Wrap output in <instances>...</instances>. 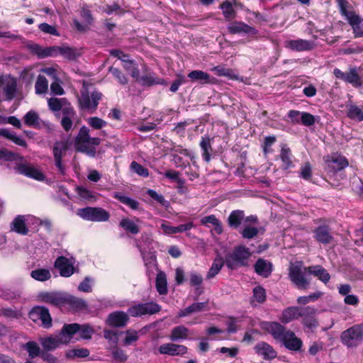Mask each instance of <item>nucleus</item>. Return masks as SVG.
<instances>
[{
    "label": "nucleus",
    "mask_w": 363,
    "mask_h": 363,
    "mask_svg": "<svg viewBox=\"0 0 363 363\" xmlns=\"http://www.w3.org/2000/svg\"><path fill=\"white\" fill-rule=\"evenodd\" d=\"M317 277L321 281L327 284L330 279V275L321 265H313L302 269L300 264L291 265L289 269L290 280L299 289H306L310 285V280L306 275Z\"/></svg>",
    "instance_id": "1"
},
{
    "label": "nucleus",
    "mask_w": 363,
    "mask_h": 363,
    "mask_svg": "<svg viewBox=\"0 0 363 363\" xmlns=\"http://www.w3.org/2000/svg\"><path fill=\"white\" fill-rule=\"evenodd\" d=\"M0 101H11L17 94V80L11 75H0Z\"/></svg>",
    "instance_id": "2"
},
{
    "label": "nucleus",
    "mask_w": 363,
    "mask_h": 363,
    "mask_svg": "<svg viewBox=\"0 0 363 363\" xmlns=\"http://www.w3.org/2000/svg\"><path fill=\"white\" fill-rule=\"evenodd\" d=\"M342 342L348 347H354L363 342V325L357 324L343 331Z\"/></svg>",
    "instance_id": "3"
},
{
    "label": "nucleus",
    "mask_w": 363,
    "mask_h": 363,
    "mask_svg": "<svg viewBox=\"0 0 363 363\" xmlns=\"http://www.w3.org/2000/svg\"><path fill=\"white\" fill-rule=\"evenodd\" d=\"M102 93L94 90L89 93L86 88L81 90V96L79 98L80 108L84 110L95 111L98 107L99 101L102 99Z\"/></svg>",
    "instance_id": "4"
},
{
    "label": "nucleus",
    "mask_w": 363,
    "mask_h": 363,
    "mask_svg": "<svg viewBox=\"0 0 363 363\" xmlns=\"http://www.w3.org/2000/svg\"><path fill=\"white\" fill-rule=\"evenodd\" d=\"M89 129L82 126L75 138L74 147L77 151L86 154L90 157H95L96 148L88 145L89 140Z\"/></svg>",
    "instance_id": "5"
},
{
    "label": "nucleus",
    "mask_w": 363,
    "mask_h": 363,
    "mask_svg": "<svg viewBox=\"0 0 363 363\" xmlns=\"http://www.w3.org/2000/svg\"><path fill=\"white\" fill-rule=\"evenodd\" d=\"M333 74L337 79L351 84L354 88H359L362 86V79L356 67H350L347 72H342L338 68H335Z\"/></svg>",
    "instance_id": "6"
},
{
    "label": "nucleus",
    "mask_w": 363,
    "mask_h": 363,
    "mask_svg": "<svg viewBox=\"0 0 363 363\" xmlns=\"http://www.w3.org/2000/svg\"><path fill=\"white\" fill-rule=\"evenodd\" d=\"M77 215L82 218L93 222L107 221L110 218L109 213L99 207H86L79 208Z\"/></svg>",
    "instance_id": "7"
},
{
    "label": "nucleus",
    "mask_w": 363,
    "mask_h": 363,
    "mask_svg": "<svg viewBox=\"0 0 363 363\" xmlns=\"http://www.w3.org/2000/svg\"><path fill=\"white\" fill-rule=\"evenodd\" d=\"M14 169L18 174L37 181H43L45 178L44 174L41 171L31 163L26 162L24 158L23 161L18 160L16 162Z\"/></svg>",
    "instance_id": "8"
},
{
    "label": "nucleus",
    "mask_w": 363,
    "mask_h": 363,
    "mask_svg": "<svg viewBox=\"0 0 363 363\" xmlns=\"http://www.w3.org/2000/svg\"><path fill=\"white\" fill-rule=\"evenodd\" d=\"M161 311V306L155 302L150 301L138 303L128 308V313L132 317H142L145 315H153Z\"/></svg>",
    "instance_id": "9"
},
{
    "label": "nucleus",
    "mask_w": 363,
    "mask_h": 363,
    "mask_svg": "<svg viewBox=\"0 0 363 363\" xmlns=\"http://www.w3.org/2000/svg\"><path fill=\"white\" fill-rule=\"evenodd\" d=\"M29 318L34 322L41 320V325L44 328H50L52 325V319L49 310L44 306L33 307L28 314Z\"/></svg>",
    "instance_id": "10"
},
{
    "label": "nucleus",
    "mask_w": 363,
    "mask_h": 363,
    "mask_svg": "<svg viewBox=\"0 0 363 363\" xmlns=\"http://www.w3.org/2000/svg\"><path fill=\"white\" fill-rule=\"evenodd\" d=\"M38 298L42 302L60 308L65 306L66 293L61 291H43L38 294Z\"/></svg>",
    "instance_id": "11"
},
{
    "label": "nucleus",
    "mask_w": 363,
    "mask_h": 363,
    "mask_svg": "<svg viewBox=\"0 0 363 363\" xmlns=\"http://www.w3.org/2000/svg\"><path fill=\"white\" fill-rule=\"evenodd\" d=\"M284 46L293 51L303 52L312 50L315 48V45L312 40L297 39L285 41Z\"/></svg>",
    "instance_id": "12"
},
{
    "label": "nucleus",
    "mask_w": 363,
    "mask_h": 363,
    "mask_svg": "<svg viewBox=\"0 0 363 363\" xmlns=\"http://www.w3.org/2000/svg\"><path fill=\"white\" fill-rule=\"evenodd\" d=\"M67 149L68 145L67 142L57 141L54 143L53 155L55 158V162L58 171L62 174H65V168L62 164V154L65 153Z\"/></svg>",
    "instance_id": "13"
},
{
    "label": "nucleus",
    "mask_w": 363,
    "mask_h": 363,
    "mask_svg": "<svg viewBox=\"0 0 363 363\" xmlns=\"http://www.w3.org/2000/svg\"><path fill=\"white\" fill-rule=\"evenodd\" d=\"M228 33L231 34L255 35L258 30L242 21H235L228 26Z\"/></svg>",
    "instance_id": "14"
},
{
    "label": "nucleus",
    "mask_w": 363,
    "mask_h": 363,
    "mask_svg": "<svg viewBox=\"0 0 363 363\" xmlns=\"http://www.w3.org/2000/svg\"><path fill=\"white\" fill-rule=\"evenodd\" d=\"M281 342L287 350L293 352H299L303 347L302 340L296 337L295 333L291 330H288L284 337L281 340Z\"/></svg>",
    "instance_id": "15"
},
{
    "label": "nucleus",
    "mask_w": 363,
    "mask_h": 363,
    "mask_svg": "<svg viewBox=\"0 0 363 363\" xmlns=\"http://www.w3.org/2000/svg\"><path fill=\"white\" fill-rule=\"evenodd\" d=\"M263 328L277 341L284 337L285 334L288 332L285 327L277 322H266L263 324Z\"/></svg>",
    "instance_id": "16"
},
{
    "label": "nucleus",
    "mask_w": 363,
    "mask_h": 363,
    "mask_svg": "<svg viewBox=\"0 0 363 363\" xmlns=\"http://www.w3.org/2000/svg\"><path fill=\"white\" fill-rule=\"evenodd\" d=\"M128 313L123 311H116L108 315L107 325L115 328H123L125 326L129 320Z\"/></svg>",
    "instance_id": "17"
},
{
    "label": "nucleus",
    "mask_w": 363,
    "mask_h": 363,
    "mask_svg": "<svg viewBox=\"0 0 363 363\" xmlns=\"http://www.w3.org/2000/svg\"><path fill=\"white\" fill-rule=\"evenodd\" d=\"M159 352L171 356L183 355L187 352L188 348L182 345L165 343L160 346Z\"/></svg>",
    "instance_id": "18"
},
{
    "label": "nucleus",
    "mask_w": 363,
    "mask_h": 363,
    "mask_svg": "<svg viewBox=\"0 0 363 363\" xmlns=\"http://www.w3.org/2000/svg\"><path fill=\"white\" fill-rule=\"evenodd\" d=\"M251 257V252L249 248L243 245L236 247L232 254V258L240 265L249 266V259Z\"/></svg>",
    "instance_id": "19"
},
{
    "label": "nucleus",
    "mask_w": 363,
    "mask_h": 363,
    "mask_svg": "<svg viewBox=\"0 0 363 363\" xmlns=\"http://www.w3.org/2000/svg\"><path fill=\"white\" fill-rule=\"evenodd\" d=\"M54 265L55 268L59 269L62 277H69L74 274V269L73 265L70 264L68 259L64 256L57 257Z\"/></svg>",
    "instance_id": "20"
},
{
    "label": "nucleus",
    "mask_w": 363,
    "mask_h": 363,
    "mask_svg": "<svg viewBox=\"0 0 363 363\" xmlns=\"http://www.w3.org/2000/svg\"><path fill=\"white\" fill-rule=\"evenodd\" d=\"M255 351L258 354L263 357L265 360H271L274 359L277 353L274 348L267 342H260L255 346Z\"/></svg>",
    "instance_id": "21"
},
{
    "label": "nucleus",
    "mask_w": 363,
    "mask_h": 363,
    "mask_svg": "<svg viewBox=\"0 0 363 363\" xmlns=\"http://www.w3.org/2000/svg\"><path fill=\"white\" fill-rule=\"evenodd\" d=\"M80 328L81 325L79 323L65 324L61 329L59 337L64 344H67L70 342L73 335L78 333Z\"/></svg>",
    "instance_id": "22"
},
{
    "label": "nucleus",
    "mask_w": 363,
    "mask_h": 363,
    "mask_svg": "<svg viewBox=\"0 0 363 363\" xmlns=\"http://www.w3.org/2000/svg\"><path fill=\"white\" fill-rule=\"evenodd\" d=\"M314 238L323 244H328L333 239L330 229L326 225H320L315 229Z\"/></svg>",
    "instance_id": "23"
},
{
    "label": "nucleus",
    "mask_w": 363,
    "mask_h": 363,
    "mask_svg": "<svg viewBox=\"0 0 363 363\" xmlns=\"http://www.w3.org/2000/svg\"><path fill=\"white\" fill-rule=\"evenodd\" d=\"M245 214L244 211H232L228 216V226L235 230H238L241 228L242 224L245 223Z\"/></svg>",
    "instance_id": "24"
},
{
    "label": "nucleus",
    "mask_w": 363,
    "mask_h": 363,
    "mask_svg": "<svg viewBox=\"0 0 363 363\" xmlns=\"http://www.w3.org/2000/svg\"><path fill=\"white\" fill-rule=\"evenodd\" d=\"M40 342L43 347V351L49 352L55 350L60 345L64 344L59 335L56 337L50 335L45 337H41L40 339Z\"/></svg>",
    "instance_id": "25"
},
{
    "label": "nucleus",
    "mask_w": 363,
    "mask_h": 363,
    "mask_svg": "<svg viewBox=\"0 0 363 363\" xmlns=\"http://www.w3.org/2000/svg\"><path fill=\"white\" fill-rule=\"evenodd\" d=\"M65 305H68L76 311H82L86 310L88 308V304L85 300L68 294H66L65 306Z\"/></svg>",
    "instance_id": "26"
},
{
    "label": "nucleus",
    "mask_w": 363,
    "mask_h": 363,
    "mask_svg": "<svg viewBox=\"0 0 363 363\" xmlns=\"http://www.w3.org/2000/svg\"><path fill=\"white\" fill-rule=\"evenodd\" d=\"M255 272L264 278L269 277L272 272V264L267 260L259 258L254 265Z\"/></svg>",
    "instance_id": "27"
},
{
    "label": "nucleus",
    "mask_w": 363,
    "mask_h": 363,
    "mask_svg": "<svg viewBox=\"0 0 363 363\" xmlns=\"http://www.w3.org/2000/svg\"><path fill=\"white\" fill-rule=\"evenodd\" d=\"M113 197L118 200L123 204L127 206L130 208L134 211H143V208L141 207L140 203L128 196L123 195L121 192H114Z\"/></svg>",
    "instance_id": "28"
},
{
    "label": "nucleus",
    "mask_w": 363,
    "mask_h": 363,
    "mask_svg": "<svg viewBox=\"0 0 363 363\" xmlns=\"http://www.w3.org/2000/svg\"><path fill=\"white\" fill-rule=\"evenodd\" d=\"M193 82H197L201 84L214 83L215 79L211 77L207 72L202 70H193L188 74Z\"/></svg>",
    "instance_id": "29"
},
{
    "label": "nucleus",
    "mask_w": 363,
    "mask_h": 363,
    "mask_svg": "<svg viewBox=\"0 0 363 363\" xmlns=\"http://www.w3.org/2000/svg\"><path fill=\"white\" fill-rule=\"evenodd\" d=\"M138 83L143 86H150L155 84H164V80L158 77L154 72H148L140 77Z\"/></svg>",
    "instance_id": "30"
},
{
    "label": "nucleus",
    "mask_w": 363,
    "mask_h": 363,
    "mask_svg": "<svg viewBox=\"0 0 363 363\" xmlns=\"http://www.w3.org/2000/svg\"><path fill=\"white\" fill-rule=\"evenodd\" d=\"M11 230L21 235H27L28 229L26 225L24 216H17L11 223Z\"/></svg>",
    "instance_id": "31"
},
{
    "label": "nucleus",
    "mask_w": 363,
    "mask_h": 363,
    "mask_svg": "<svg viewBox=\"0 0 363 363\" xmlns=\"http://www.w3.org/2000/svg\"><path fill=\"white\" fill-rule=\"evenodd\" d=\"M208 302L194 303L183 310H181L178 314L179 317H185L193 313L201 312L206 310Z\"/></svg>",
    "instance_id": "32"
},
{
    "label": "nucleus",
    "mask_w": 363,
    "mask_h": 363,
    "mask_svg": "<svg viewBox=\"0 0 363 363\" xmlns=\"http://www.w3.org/2000/svg\"><path fill=\"white\" fill-rule=\"evenodd\" d=\"M193 227L192 223H187L184 224H181L178 226L174 227L171 226L167 223H162L161 225V228L163 231L167 234H175L178 233H183L191 229Z\"/></svg>",
    "instance_id": "33"
},
{
    "label": "nucleus",
    "mask_w": 363,
    "mask_h": 363,
    "mask_svg": "<svg viewBox=\"0 0 363 363\" xmlns=\"http://www.w3.org/2000/svg\"><path fill=\"white\" fill-rule=\"evenodd\" d=\"M299 318L298 307L291 306L284 309L280 320L284 323H289Z\"/></svg>",
    "instance_id": "34"
},
{
    "label": "nucleus",
    "mask_w": 363,
    "mask_h": 363,
    "mask_svg": "<svg viewBox=\"0 0 363 363\" xmlns=\"http://www.w3.org/2000/svg\"><path fill=\"white\" fill-rule=\"evenodd\" d=\"M156 289L159 294L166 295L168 292L167 277L164 272L160 271L157 274L155 281Z\"/></svg>",
    "instance_id": "35"
},
{
    "label": "nucleus",
    "mask_w": 363,
    "mask_h": 363,
    "mask_svg": "<svg viewBox=\"0 0 363 363\" xmlns=\"http://www.w3.org/2000/svg\"><path fill=\"white\" fill-rule=\"evenodd\" d=\"M200 147L201 148L203 160L208 162L211 160L212 152L211 139L208 136L202 137L200 142Z\"/></svg>",
    "instance_id": "36"
},
{
    "label": "nucleus",
    "mask_w": 363,
    "mask_h": 363,
    "mask_svg": "<svg viewBox=\"0 0 363 363\" xmlns=\"http://www.w3.org/2000/svg\"><path fill=\"white\" fill-rule=\"evenodd\" d=\"M23 348L26 350L30 359L40 357L43 352V350L40 349V346L35 341H28L23 345Z\"/></svg>",
    "instance_id": "37"
},
{
    "label": "nucleus",
    "mask_w": 363,
    "mask_h": 363,
    "mask_svg": "<svg viewBox=\"0 0 363 363\" xmlns=\"http://www.w3.org/2000/svg\"><path fill=\"white\" fill-rule=\"evenodd\" d=\"M119 226L133 235H136L140 232V227L133 220L127 218L121 220Z\"/></svg>",
    "instance_id": "38"
},
{
    "label": "nucleus",
    "mask_w": 363,
    "mask_h": 363,
    "mask_svg": "<svg viewBox=\"0 0 363 363\" xmlns=\"http://www.w3.org/2000/svg\"><path fill=\"white\" fill-rule=\"evenodd\" d=\"M81 53L76 48L69 46H60V55L69 60H75Z\"/></svg>",
    "instance_id": "39"
},
{
    "label": "nucleus",
    "mask_w": 363,
    "mask_h": 363,
    "mask_svg": "<svg viewBox=\"0 0 363 363\" xmlns=\"http://www.w3.org/2000/svg\"><path fill=\"white\" fill-rule=\"evenodd\" d=\"M189 335V330L184 325H179L172 330L170 339L172 341H178L180 339H186Z\"/></svg>",
    "instance_id": "40"
},
{
    "label": "nucleus",
    "mask_w": 363,
    "mask_h": 363,
    "mask_svg": "<svg viewBox=\"0 0 363 363\" xmlns=\"http://www.w3.org/2000/svg\"><path fill=\"white\" fill-rule=\"evenodd\" d=\"M40 117L37 112L30 110L23 116L24 123L30 127L36 128L39 125Z\"/></svg>",
    "instance_id": "41"
},
{
    "label": "nucleus",
    "mask_w": 363,
    "mask_h": 363,
    "mask_svg": "<svg viewBox=\"0 0 363 363\" xmlns=\"http://www.w3.org/2000/svg\"><path fill=\"white\" fill-rule=\"evenodd\" d=\"M291 150L286 145L283 146L281 150L279 157L284 164V168L287 169L293 166L291 161Z\"/></svg>",
    "instance_id": "42"
},
{
    "label": "nucleus",
    "mask_w": 363,
    "mask_h": 363,
    "mask_svg": "<svg viewBox=\"0 0 363 363\" xmlns=\"http://www.w3.org/2000/svg\"><path fill=\"white\" fill-rule=\"evenodd\" d=\"M239 233L243 239L251 240L257 236L259 229L257 227L247 225L240 228Z\"/></svg>",
    "instance_id": "43"
},
{
    "label": "nucleus",
    "mask_w": 363,
    "mask_h": 363,
    "mask_svg": "<svg viewBox=\"0 0 363 363\" xmlns=\"http://www.w3.org/2000/svg\"><path fill=\"white\" fill-rule=\"evenodd\" d=\"M30 276L39 281H45L51 278L50 272L47 269H37L31 271Z\"/></svg>",
    "instance_id": "44"
},
{
    "label": "nucleus",
    "mask_w": 363,
    "mask_h": 363,
    "mask_svg": "<svg viewBox=\"0 0 363 363\" xmlns=\"http://www.w3.org/2000/svg\"><path fill=\"white\" fill-rule=\"evenodd\" d=\"M108 72L113 75L120 84L126 85L128 83L127 76L118 68L111 66L108 67Z\"/></svg>",
    "instance_id": "45"
},
{
    "label": "nucleus",
    "mask_w": 363,
    "mask_h": 363,
    "mask_svg": "<svg viewBox=\"0 0 363 363\" xmlns=\"http://www.w3.org/2000/svg\"><path fill=\"white\" fill-rule=\"evenodd\" d=\"M0 160H3L4 161H16L17 162L18 160L23 161V157L19 154L14 153L7 149L3 148L0 149Z\"/></svg>",
    "instance_id": "46"
},
{
    "label": "nucleus",
    "mask_w": 363,
    "mask_h": 363,
    "mask_svg": "<svg viewBox=\"0 0 363 363\" xmlns=\"http://www.w3.org/2000/svg\"><path fill=\"white\" fill-rule=\"evenodd\" d=\"M347 116L352 120L363 121V110L359 106L352 105L349 107Z\"/></svg>",
    "instance_id": "47"
},
{
    "label": "nucleus",
    "mask_w": 363,
    "mask_h": 363,
    "mask_svg": "<svg viewBox=\"0 0 363 363\" xmlns=\"http://www.w3.org/2000/svg\"><path fill=\"white\" fill-rule=\"evenodd\" d=\"M48 88V81L45 76L39 75L35 84V93L42 94L47 92Z\"/></svg>",
    "instance_id": "48"
},
{
    "label": "nucleus",
    "mask_w": 363,
    "mask_h": 363,
    "mask_svg": "<svg viewBox=\"0 0 363 363\" xmlns=\"http://www.w3.org/2000/svg\"><path fill=\"white\" fill-rule=\"evenodd\" d=\"M65 102L66 99L65 98L58 99L52 97L48 100V107L53 112L60 111L63 107V104Z\"/></svg>",
    "instance_id": "49"
},
{
    "label": "nucleus",
    "mask_w": 363,
    "mask_h": 363,
    "mask_svg": "<svg viewBox=\"0 0 363 363\" xmlns=\"http://www.w3.org/2000/svg\"><path fill=\"white\" fill-rule=\"evenodd\" d=\"M331 162L334 164L333 168L335 171H340L349 165V162L346 157L340 155L333 157Z\"/></svg>",
    "instance_id": "50"
},
{
    "label": "nucleus",
    "mask_w": 363,
    "mask_h": 363,
    "mask_svg": "<svg viewBox=\"0 0 363 363\" xmlns=\"http://www.w3.org/2000/svg\"><path fill=\"white\" fill-rule=\"evenodd\" d=\"M80 337L83 340H90L95 333L93 327L89 324L81 325L80 330H79Z\"/></svg>",
    "instance_id": "51"
},
{
    "label": "nucleus",
    "mask_w": 363,
    "mask_h": 363,
    "mask_svg": "<svg viewBox=\"0 0 363 363\" xmlns=\"http://www.w3.org/2000/svg\"><path fill=\"white\" fill-rule=\"evenodd\" d=\"M130 167L133 172L136 173L140 177H147L149 176L148 169L135 161H133L130 163Z\"/></svg>",
    "instance_id": "52"
},
{
    "label": "nucleus",
    "mask_w": 363,
    "mask_h": 363,
    "mask_svg": "<svg viewBox=\"0 0 363 363\" xmlns=\"http://www.w3.org/2000/svg\"><path fill=\"white\" fill-rule=\"evenodd\" d=\"M0 315L9 319H18L21 316L19 311L13 308H2L0 309Z\"/></svg>",
    "instance_id": "53"
},
{
    "label": "nucleus",
    "mask_w": 363,
    "mask_h": 363,
    "mask_svg": "<svg viewBox=\"0 0 363 363\" xmlns=\"http://www.w3.org/2000/svg\"><path fill=\"white\" fill-rule=\"evenodd\" d=\"M323 295L322 292L318 291L311 294L308 296H299L297 298V303L301 305H306L309 302H314L317 301Z\"/></svg>",
    "instance_id": "54"
},
{
    "label": "nucleus",
    "mask_w": 363,
    "mask_h": 363,
    "mask_svg": "<svg viewBox=\"0 0 363 363\" xmlns=\"http://www.w3.org/2000/svg\"><path fill=\"white\" fill-rule=\"evenodd\" d=\"M223 265V262L221 259H215L206 275V279H211L213 278L216 274H218Z\"/></svg>",
    "instance_id": "55"
},
{
    "label": "nucleus",
    "mask_w": 363,
    "mask_h": 363,
    "mask_svg": "<svg viewBox=\"0 0 363 363\" xmlns=\"http://www.w3.org/2000/svg\"><path fill=\"white\" fill-rule=\"evenodd\" d=\"M87 123L91 128L96 130H100L107 125L106 121L96 116L89 118Z\"/></svg>",
    "instance_id": "56"
},
{
    "label": "nucleus",
    "mask_w": 363,
    "mask_h": 363,
    "mask_svg": "<svg viewBox=\"0 0 363 363\" xmlns=\"http://www.w3.org/2000/svg\"><path fill=\"white\" fill-rule=\"evenodd\" d=\"M253 298L259 303H262L266 300V291L265 289L260 286H256L253 289Z\"/></svg>",
    "instance_id": "57"
},
{
    "label": "nucleus",
    "mask_w": 363,
    "mask_h": 363,
    "mask_svg": "<svg viewBox=\"0 0 363 363\" xmlns=\"http://www.w3.org/2000/svg\"><path fill=\"white\" fill-rule=\"evenodd\" d=\"M102 11L108 15H111L114 12L117 14H123L125 13V11L121 9L118 4H113L112 5L107 4L103 7Z\"/></svg>",
    "instance_id": "58"
},
{
    "label": "nucleus",
    "mask_w": 363,
    "mask_h": 363,
    "mask_svg": "<svg viewBox=\"0 0 363 363\" xmlns=\"http://www.w3.org/2000/svg\"><path fill=\"white\" fill-rule=\"evenodd\" d=\"M147 194L163 206H167L169 205V202L165 200L164 197L162 194H157L153 189H148Z\"/></svg>",
    "instance_id": "59"
},
{
    "label": "nucleus",
    "mask_w": 363,
    "mask_h": 363,
    "mask_svg": "<svg viewBox=\"0 0 363 363\" xmlns=\"http://www.w3.org/2000/svg\"><path fill=\"white\" fill-rule=\"evenodd\" d=\"M147 194L163 206H167L169 205V202L165 200L164 197L162 194H157L153 189H148Z\"/></svg>",
    "instance_id": "60"
},
{
    "label": "nucleus",
    "mask_w": 363,
    "mask_h": 363,
    "mask_svg": "<svg viewBox=\"0 0 363 363\" xmlns=\"http://www.w3.org/2000/svg\"><path fill=\"white\" fill-rule=\"evenodd\" d=\"M147 194L163 206H167L169 205V202L165 200L164 197L162 194H157L153 189H148Z\"/></svg>",
    "instance_id": "61"
},
{
    "label": "nucleus",
    "mask_w": 363,
    "mask_h": 363,
    "mask_svg": "<svg viewBox=\"0 0 363 363\" xmlns=\"http://www.w3.org/2000/svg\"><path fill=\"white\" fill-rule=\"evenodd\" d=\"M301 123L306 126L313 125L315 123V118L313 115L308 112H301Z\"/></svg>",
    "instance_id": "62"
},
{
    "label": "nucleus",
    "mask_w": 363,
    "mask_h": 363,
    "mask_svg": "<svg viewBox=\"0 0 363 363\" xmlns=\"http://www.w3.org/2000/svg\"><path fill=\"white\" fill-rule=\"evenodd\" d=\"M38 28L45 33L60 36V33L56 28L48 23H42L38 26Z\"/></svg>",
    "instance_id": "63"
},
{
    "label": "nucleus",
    "mask_w": 363,
    "mask_h": 363,
    "mask_svg": "<svg viewBox=\"0 0 363 363\" xmlns=\"http://www.w3.org/2000/svg\"><path fill=\"white\" fill-rule=\"evenodd\" d=\"M343 16L346 18L351 26L360 24L362 22V19L359 15L356 14L354 11H348L345 15H343Z\"/></svg>",
    "instance_id": "64"
}]
</instances>
